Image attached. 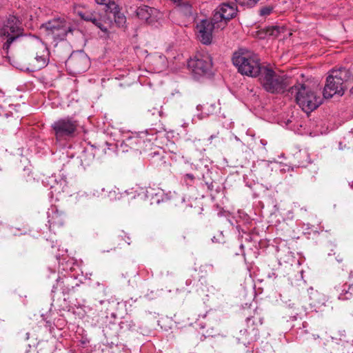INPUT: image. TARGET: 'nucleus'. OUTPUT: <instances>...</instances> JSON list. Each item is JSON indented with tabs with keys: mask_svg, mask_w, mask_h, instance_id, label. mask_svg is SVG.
<instances>
[{
	"mask_svg": "<svg viewBox=\"0 0 353 353\" xmlns=\"http://www.w3.org/2000/svg\"><path fill=\"white\" fill-rule=\"evenodd\" d=\"M77 121L72 118L66 117L55 121L52 127L55 132L57 138L72 136L77 128Z\"/></svg>",
	"mask_w": 353,
	"mask_h": 353,
	"instance_id": "9",
	"label": "nucleus"
},
{
	"mask_svg": "<svg viewBox=\"0 0 353 353\" xmlns=\"http://www.w3.org/2000/svg\"><path fill=\"white\" fill-rule=\"evenodd\" d=\"M216 25L212 18L211 20L203 19L196 25L197 38L203 44L211 43L213 30H220Z\"/></svg>",
	"mask_w": 353,
	"mask_h": 353,
	"instance_id": "8",
	"label": "nucleus"
},
{
	"mask_svg": "<svg viewBox=\"0 0 353 353\" xmlns=\"http://www.w3.org/2000/svg\"><path fill=\"white\" fill-rule=\"evenodd\" d=\"M184 178H185V180L187 181L188 179L191 181H193L194 179V176L193 174H186L185 176H184Z\"/></svg>",
	"mask_w": 353,
	"mask_h": 353,
	"instance_id": "22",
	"label": "nucleus"
},
{
	"mask_svg": "<svg viewBox=\"0 0 353 353\" xmlns=\"http://www.w3.org/2000/svg\"><path fill=\"white\" fill-rule=\"evenodd\" d=\"M50 52L46 44L40 39L30 37L27 41L26 54L23 61L26 63L21 70L31 72L45 68L49 62Z\"/></svg>",
	"mask_w": 353,
	"mask_h": 353,
	"instance_id": "2",
	"label": "nucleus"
},
{
	"mask_svg": "<svg viewBox=\"0 0 353 353\" xmlns=\"http://www.w3.org/2000/svg\"><path fill=\"white\" fill-rule=\"evenodd\" d=\"M89 64L87 56L83 54H72L66 61V65L74 73H82L85 72Z\"/></svg>",
	"mask_w": 353,
	"mask_h": 353,
	"instance_id": "11",
	"label": "nucleus"
},
{
	"mask_svg": "<svg viewBox=\"0 0 353 353\" xmlns=\"http://www.w3.org/2000/svg\"><path fill=\"white\" fill-rule=\"evenodd\" d=\"M145 189L143 188H141L139 186H136L135 188H132L130 190L125 191V193L127 194H134L133 197H135L136 194L138 196L141 195V194H145Z\"/></svg>",
	"mask_w": 353,
	"mask_h": 353,
	"instance_id": "18",
	"label": "nucleus"
},
{
	"mask_svg": "<svg viewBox=\"0 0 353 353\" xmlns=\"http://www.w3.org/2000/svg\"><path fill=\"white\" fill-rule=\"evenodd\" d=\"M172 1L178 4H181L182 3V0H172Z\"/></svg>",
	"mask_w": 353,
	"mask_h": 353,
	"instance_id": "25",
	"label": "nucleus"
},
{
	"mask_svg": "<svg viewBox=\"0 0 353 353\" xmlns=\"http://www.w3.org/2000/svg\"><path fill=\"white\" fill-rule=\"evenodd\" d=\"M97 193V196H99V190H96Z\"/></svg>",
	"mask_w": 353,
	"mask_h": 353,
	"instance_id": "27",
	"label": "nucleus"
},
{
	"mask_svg": "<svg viewBox=\"0 0 353 353\" xmlns=\"http://www.w3.org/2000/svg\"><path fill=\"white\" fill-rule=\"evenodd\" d=\"M347 74V71L344 68L331 70L326 78L324 88H343Z\"/></svg>",
	"mask_w": 353,
	"mask_h": 353,
	"instance_id": "12",
	"label": "nucleus"
},
{
	"mask_svg": "<svg viewBox=\"0 0 353 353\" xmlns=\"http://www.w3.org/2000/svg\"><path fill=\"white\" fill-rule=\"evenodd\" d=\"M46 36L54 40H63L68 33H72L74 28L63 19L56 18L48 21L41 26Z\"/></svg>",
	"mask_w": 353,
	"mask_h": 353,
	"instance_id": "4",
	"label": "nucleus"
},
{
	"mask_svg": "<svg viewBox=\"0 0 353 353\" xmlns=\"http://www.w3.org/2000/svg\"><path fill=\"white\" fill-rule=\"evenodd\" d=\"M233 63L238 68L239 72L249 77L260 76L259 80L264 88H276L288 86L292 81L291 78L284 72L276 73L269 68H261L258 60L248 54H235Z\"/></svg>",
	"mask_w": 353,
	"mask_h": 353,
	"instance_id": "1",
	"label": "nucleus"
},
{
	"mask_svg": "<svg viewBox=\"0 0 353 353\" xmlns=\"http://www.w3.org/2000/svg\"><path fill=\"white\" fill-rule=\"evenodd\" d=\"M100 191H101V192H104V191H105V189H104V188H101V189L100 190Z\"/></svg>",
	"mask_w": 353,
	"mask_h": 353,
	"instance_id": "28",
	"label": "nucleus"
},
{
	"mask_svg": "<svg viewBox=\"0 0 353 353\" xmlns=\"http://www.w3.org/2000/svg\"><path fill=\"white\" fill-rule=\"evenodd\" d=\"M79 16L84 21H90L101 31L108 34V28L103 23V14H100L97 11L79 12Z\"/></svg>",
	"mask_w": 353,
	"mask_h": 353,
	"instance_id": "13",
	"label": "nucleus"
},
{
	"mask_svg": "<svg viewBox=\"0 0 353 353\" xmlns=\"http://www.w3.org/2000/svg\"><path fill=\"white\" fill-rule=\"evenodd\" d=\"M296 100L304 112H310L323 102L321 90H299Z\"/></svg>",
	"mask_w": 353,
	"mask_h": 353,
	"instance_id": "5",
	"label": "nucleus"
},
{
	"mask_svg": "<svg viewBox=\"0 0 353 353\" xmlns=\"http://www.w3.org/2000/svg\"><path fill=\"white\" fill-rule=\"evenodd\" d=\"M259 0H235V1L240 6L252 7L256 4Z\"/></svg>",
	"mask_w": 353,
	"mask_h": 353,
	"instance_id": "19",
	"label": "nucleus"
},
{
	"mask_svg": "<svg viewBox=\"0 0 353 353\" xmlns=\"http://www.w3.org/2000/svg\"><path fill=\"white\" fill-rule=\"evenodd\" d=\"M237 12V8L234 4L223 3L215 10L212 19L216 26L223 30L227 25L228 21L234 18Z\"/></svg>",
	"mask_w": 353,
	"mask_h": 353,
	"instance_id": "6",
	"label": "nucleus"
},
{
	"mask_svg": "<svg viewBox=\"0 0 353 353\" xmlns=\"http://www.w3.org/2000/svg\"><path fill=\"white\" fill-rule=\"evenodd\" d=\"M344 94V90H321V96L323 99H330L332 97L337 95L341 97Z\"/></svg>",
	"mask_w": 353,
	"mask_h": 353,
	"instance_id": "16",
	"label": "nucleus"
},
{
	"mask_svg": "<svg viewBox=\"0 0 353 353\" xmlns=\"http://www.w3.org/2000/svg\"><path fill=\"white\" fill-rule=\"evenodd\" d=\"M309 86H310L309 85H306V84H305V83H303V84H301V88H300L305 89V88H308Z\"/></svg>",
	"mask_w": 353,
	"mask_h": 353,
	"instance_id": "23",
	"label": "nucleus"
},
{
	"mask_svg": "<svg viewBox=\"0 0 353 353\" xmlns=\"http://www.w3.org/2000/svg\"><path fill=\"white\" fill-rule=\"evenodd\" d=\"M154 11L152 8L143 6L137 8V15L140 19L150 23L152 21L151 17Z\"/></svg>",
	"mask_w": 353,
	"mask_h": 353,
	"instance_id": "14",
	"label": "nucleus"
},
{
	"mask_svg": "<svg viewBox=\"0 0 353 353\" xmlns=\"http://www.w3.org/2000/svg\"><path fill=\"white\" fill-rule=\"evenodd\" d=\"M290 88L293 89V88H298L296 85H292Z\"/></svg>",
	"mask_w": 353,
	"mask_h": 353,
	"instance_id": "26",
	"label": "nucleus"
},
{
	"mask_svg": "<svg viewBox=\"0 0 353 353\" xmlns=\"http://www.w3.org/2000/svg\"><path fill=\"white\" fill-rule=\"evenodd\" d=\"M274 32H279V29L278 28H274L272 31V34H274Z\"/></svg>",
	"mask_w": 353,
	"mask_h": 353,
	"instance_id": "24",
	"label": "nucleus"
},
{
	"mask_svg": "<svg viewBox=\"0 0 353 353\" xmlns=\"http://www.w3.org/2000/svg\"><path fill=\"white\" fill-rule=\"evenodd\" d=\"M271 90L272 91V93H274V92H275L274 91H275L276 90Z\"/></svg>",
	"mask_w": 353,
	"mask_h": 353,
	"instance_id": "30",
	"label": "nucleus"
},
{
	"mask_svg": "<svg viewBox=\"0 0 353 353\" xmlns=\"http://www.w3.org/2000/svg\"><path fill=\"white\" fill-rule=\"evenodd\" d=\"M294 158L296 160L299 166L306 167L311 163L310 156L306 150H299L294 154Z\"/></svg>",
	"mask_w": 353,
	"mask_h": 353,
	"instance_id": "15",
	"label": "nucleus"
},
{
	"mask_svg": "<svg viewBox=\"0 0 353 353\" xmlns=\"http://www.w3.org/2000/svg\"><path fill=\"white\" fill-rule=\"evenodd\" d=\"M212 59L208 55H196L188 62V67L195 75L207 74L212 68Z\"/></svg>",
	"mask_w": 353,
	"mask_h": 353,
	"instance_id": "7",
	"label": "nucleus"
},
{
	"mask_svg": "<svg viewBox=\"0 0 353 353\" xmlns=\"http://www.w3.org/2000/svg\"><path fill=\"white\" fill-rule=\"evenodd\" d=\"M55 223H56V222H55V221H52V222H51V224H52V225H54Z\"/></svg>",
	"mask_w": 353,
	"mask_h": 353,
	"instance_id": "29",
	"label": "nucleus"
},
{
	"mask_svg": "<svg viewBox=\"0 0 353 353\" xmlns=\"http://www.w3.org/2000/svg\"><path fill=\"white\" fill-rule=\"evenodd\" d=\"M274 7L272 6H265L261 8L259 10V15L263 17L269 16L273 11Z\"/></svg>",
	"mask_w": 353,
	"mask_h": 353,
	"instance_id": "17",
	"label": "nucleus"
},
{
	"mask_svg": "<svg viewBox=\"0 0 353 353\" xmlns=\"http://www.w3.org/2000/svg\"><path fill=\"white\" fill-rule=\"evenodd\" d=\"M119 194L118 190L116 188L112 189L108 192V197L110 199V201H114L117 199H119L118 195Z\"/></svg>",
	"mask_w": 353,
	"mask_h": 353,
	"instance_id": "20",
	"label": "nucleus"
},
{
	"mask_svg": "<svg viewBox=\"0 0 353 353\" xmlns=\"http://www.w3.org/2000/svg\"><path fill=\"white\" fill-rule=\"evenodd\" d=\"M108 9L110 10H105L103 14V23L108 28L111 27L112 24V20L118 27H123L126 22V18L123 13L119 10V7L115 3H111Z\"/></svg>",
	"mask_w": 353,
	"mask_h": 353,
	"instance_id": "10",
	"label": "nucleus"
},
{
	"mask_svg": "<svg viewBox=\"0 0 353 353\" xmlns=\"http://www.w3.org/2000/svg\"><path fill=\"white\" fill-rule=\"evenodd\" d=\"M95 1H96L97 3L105 6V11L108 10V12L110 10V9H108L109 6L111 3H114V1H111L110 0H95Z\"/></svg>",
	"mask_w": 353,
	"mask_h": 353,
	"instance_id": "21",
	"label": "nucleus"
},
{
	"mask_svg": "<svg viewBox=\"0 0 353 353\" xmlns=\"http://www.w3.org/2000/svg\"><path fill=\"white\" fill-rule=\"evenodd\" d=\"M23 30L19 19L15 16H9L0 29V37L5 41L3 49L8 51L10 45L22 36Z\"/></svg>",
	"mask_w": 353,
	"mask_h": 353,
	"instance_id": "3",
	"label": "nucleus"
}]
</instances>
